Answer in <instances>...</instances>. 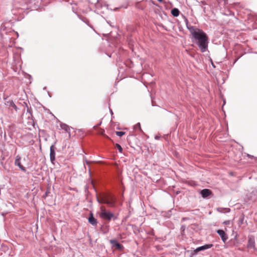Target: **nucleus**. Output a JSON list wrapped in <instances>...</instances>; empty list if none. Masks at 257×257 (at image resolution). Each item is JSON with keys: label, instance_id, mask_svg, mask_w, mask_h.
I'll return each mask as SVG.
<instances>
[{"label": "nucleus", "instance_id": "0eeeda50", "mask_svg": "<svg viewBox=\"0 0 257 257\" xmlns=\"http://www.w3.org/2000/svg\"><path fill=\"white\" fill-rule=\"evenodd\" d=\"M105 202V204H107L109 206L112 207L114 206V203L115 202V199L112 196H110V198L107 197V201Z\"/></svg>", "mask_w": 257, "mask_h": 257}, {"label": "nucleus", "instance_id": "423d86ee", "mask_svg": "<svg viewBox=\"0 0 257 257\" xmlns=\"http://www.w3.org/2000/svg\"><path fill=\"white\" fill-rule=\"evenodd\" d=\"M212 246H213V245L212 244H206L204 245H202L201 246H199V247H197L194 250V252L195 253H197L200 251L209 249V248H211Z\"/></svg>", "mask_w": 257, "mask_h": 257}, {"label": "nucleus", "instance_id": "20e7f679", "mask_svg": "<svg viewBox=\"0 0 257 257\" xmlns=\"http://www.w3.org/2000/svg\"><path fill=\"white\" fill-rule=\"evenodd\" d=\"M21 157L19 156H17L16 157L15 161V164L16 166H18L19 168L23 171L26 172V168L21 165L20 162Z\"/></svg>", "mask_w": 257, "mask_h": 257}, {"label": "nucleus", "instance_id": "dca6fc26", "mask_svg": "<svg viewBox=\"0 0 257 257\" xmlns=\"http://www.w3.org/2000/svg\"><path fill=\"white\" fill-rule=\"evenodd\" d=\"M50 156L55 157V148L53 145L50 147Z\"/></svg>", "mask_w": 257, "mask_h": 257}, {"label": "nucleus", "instance_id": "9d476101", "mask_svg": "<svg viewBox=\"0 0 257 257\" xmlns=\"http://www.w3.org/2000/svg\"><path fill=\"white\" fill-rule=\"evenodd\" d=\"M110 242L118 249L121 250L123 248V246L116 240H110Z\"/></svg>", "mask_w": 257, "mask_h": 257}, {"label": "nucleus", "instance_id": "f8f14e48", "mask_svg": "<svg viewBox=\"0 0 257 257\" xmlns=\"http://www.w3.org/2000/svg\"><path fill=\"white\" fill-rule=\"evenodd\" d=\"M6 104L9 106L13 107L16 111H18V108L13 100L6 101Z\"/></svg>", "mask_w": 257, "mask_h": 257}, {"label": "nucleus", "instance_id": "39448f33", "mask_svg": "<svg viewBox=\"0 0 257 257\" xmlns=\"http://www.w3.org/2000/svg\"><path fill=\"white\" fill-rule=\"evenodd\" d=\"M217 232L221 238L222 240L224 242H225V241L228 239V236L225 233V232L222 229H218L217 230Z\"/></svg>", "mask_w": 257, "mask_h": 257}, {"label": "nucleus", "instance_id": "4468645a", "mask_svg": "<svg viewBox=\"0 0 257 257\" xmlns=\"http://www.w3.org/2000/svg\"><path fill=\"white\" fill-rule=\"evenodd\" d=\"M179 13L180 12L177 8H174L171 10V14L174 17H178L179 15Z\"/></svg>", "mask_w": 257, "mask_h": 257}, {"label": "nucleus", "instance_id": "a878e982", "mask_svg": "<svg viewBox=\"0 0 257 257\" xmlns=\"http://www.w3.org/2000/svg\"><path fill=\"white\" fill-rule=\"evenodd\" d=\"M110 113L112 114V111L111 110H110Z\"/></svg>", "mask_w": 257, "mask_h": 257}, {"label": "nucleus", "instance_id": "412c9836", "mask_svg": "<svg viewBox=\"0 0 257 257\" xmlns=\"http://www.w3.org/2000/svg\"><path fill=\"white\" fill-rule=\"evenodd\" d=\"M50 160L53 163V161L55 160V157H52V156H50Z\"/></svg>", "mask_w": 257, "mask_h": 257}, {"label": "nucleus", "instance_id": "393cba45", "mask_svg": "<svg viewBox=\"0 0 257 257\" xmlns=\"http://www.w3.org/2000/svg\"><path fill=\"white\" fill-rule=\"evenodd\" d=\"M86 163H87V164H89V162H88V161H86Z\"/></svg>", "mask_w": 257, "mask_h": 257}, {"label": "nucleus", "instance_id": "f257e3e1", "mask_svg": "<svg viewBox=\"0 0 257 257\" xmlns=\"http://www.w3.org/2000/svg\"><path fill=\"white\" fill-rule=\"evenodd\" d=\"M186 21L187 28L191 34L192 38L194 39L195 44L197 45L202 53L208 51L209 41L207 34L202 30L188 25L187 20Z\"/></svg>", "mask_w": 257, "mask_h": 257}, {"label": "nucleus", "instance_id": "1a4fd4ad", "mask_svg": "<svg viewBox=\"0 0 257 257\" xmlns=\"http://www.w3.org/2000/svg\"><path fill=\"white\" fill-rule=\"evenodd\" d=\"M88 222L93 226H95L97 224V220L93 217L92 213H90L88 217Z\"/></svg>", "mask_w": 257, "mask_h": 257}, {"label": "nucleus", "instance_id": "9b49d317", "mask_svg": "<svg viewBox=\"0 0 257 257\" xmlns=\"http://www.w3.org/2000/svg\"><path fill=\"white\" fill-rule=\"evenodd\" d=\"M107 196L106 195H103L101 197L99 198L97 197V200L99 203H105L107 201Z\"/></svg>", "mask_w": 257, "mask_h": 257}, {"label": "nucleus", "instance_id": "6ab92c4d", "mask_svg": "<svg viewBox=\"0 0 257 257\" xmlns=\"http://www.w3.org/2000/svg\"><path fill=\"white\" fill-rule=\"evenodd\" d=\"M116 147L117 148V149L118 150L119 152L121 153L122 151V148H121V146L119 145V144H116Z\"/></svg>", "mask_w": 257, "mask_h": 257}, {"label": "nucleus", "instance_id": "ddd939ff", "mask_svg": "<svg viewBox=\"0 0 257 257\" xmlns=\"http://www.w3.org/2000/svg\"><path fill=\"white\" fill-rule=\"evenodd\" d=\"M60 126L62 129L65 130L66 132L68 133L69 134V136H70V128L68 125H67L65 123H61L60 124Z\"/></svg>", "mask_w": 257, "mask_h": 257}, {"label": "nucleus", "instance_id": "5701e85b", "mask_svg": "<svg viewBox=\"0 0 257 257\" xmlns=\"http://www.w3.org/2000/svg\"><path fill=\"white\" fill-rule=\"evenodd\" d=\"M226 209V210H227V212H229V210H230V209H229V208H227V209Z\"/></svg>", "mask_w": 257, "mask_h": 257}, {"label": "nucleus", "instance_id": "a211bd4d", "mask_svg": "<svg viewBox=\"0 0 257 257\" xmlns=\"http://www.w3.org/2000/svg\"><path fill=\"white\" fill-rule=\"evenodd\" d=\"M115 134L117 136L121 137L125 134V132H116Z\"/></svg>", "mask_w": 257, "mask_h": 257}, {"label": "nucleus", "instance_id": "2eb2a0df", "mask_svg": "<svg viewBox=\"0 0 257 257\" xmlns=\"http://www.w3.org/2000/svg\"><path fill=\"white\" fill-rule=\"evenodd\" d=\"M101 230L103 233H107L109 231L108 226L106 225L101 228Z\"/></svg>", "mask_w": 257, "mask_h": 257}, {"label": "nucleus", "instance_id": "6e6552de", "mask_svg": "<svg viewBox=\"0 0 257 257\" xmlns=\"http://www.w3.org/2000/svg\"><path fill=\"white\" fill-rule=\"evenodd\" d=\"M200 194L202 197L206 198L211 194V191L208 189H204L201 191Z\"/></svg>", "mask_w": 257, "mask_h": 257}, {"label": "nucleus", "instance_id": "7ed1b4c3", "mask_svg": "<svg viewBox=\"0 0 257 257\" xmlns=\"http://www.w3.org/2000/svg\"><path fill=\"white\" fill-rule=\"evenodd\" d=\"M25 115L27 116V118L29 119L28 123H29V124H30V125L33 124L34 120L32 118V114L30 112L29 108L27 109V112L25 114H24V113L22 114L23 117H24Z\"/></svg>", "mask_w": 257, "mask_h": 257}, {"label": "nucleus", "instance_id": "f03ea898", "mask_svg": "<svg viewBox=\"0 0 257 257\" xmlns=\"http://www.w3.org/2000/svg\"><path fill=\"white\" fill-rule=\"evenodd\" d=\"M99 216L103 219L110 221L113 217L114 214L108 210H107L104 207H100Z\"/></svg>", "mask_w": 257, "mask_h": 257}, {"label": "nucleus", "instance_id": "4be33fe9", "mask_svg": "<svg viewBox=\"0 0 257 257\" xmlns=\"http://www.w3.org/2000/svg\"><path fill=\"white\" fill-rule=\"evenodd\" d=\"M159 138H160V137H158V136H156V137H155V139H156V140H158V139H159Z\"/></svg>", "mask_w": 257, "mask_h": 257}, {"label": "nucleus", "instance_id": "b1692460", "mask_svg": "<svg viewBox=\"0 0 257 257\" xmlns=\"http://www.w3.org/2000/svg\"><path fill=\"white\" fill-rule=\"evenodd\" d=\"M159 2H162L163 0H158Z\"/></svg>", "mask_w": 257, "mask_h": 257}, {"label": "nucleus", "instance_id": "f3484780", "mask_svg": "<svg viewBox=\"0 0 257 257\" xmlns=\"http://www.w3.org/2000/svg\"><path fill=\"white\" fill-rule=\"evenodd\" d=\"M253 240H252V239L251 238H249L248 239V247H252L253 246Z\"/></svg>", "mask_w": 257, "mask_h": 257}, {"label": "nucleus", "instance_id": "aec40b11", "mask_svg": "<svg viewBox=\"0 0 257 257\" xmlns=\"http://www.w3.org/2000/svg\"><path fill=\"white\" fill-rule=\"evenodd\" d=\"M134 128L137 130V129H140L141 130V125H140V123L139 122L135 126H134Z\"/></svg>", "mask_w": 257, "mask_h": 257}, {"label": "nucleus", "instance_id": "bb28decb", "mask_svg": "<svg viewBox=\"0 0 257 257\" xmlns=\"http://www.w3.org/2000/svg\"><path fill=\"white\" fill-rule=\"evenodd\" d=\"M248 156L249 157H251V156H250V155H248Z\"/></svg>", "mask_w": 257, "mask_h": 257}]
</instances>
